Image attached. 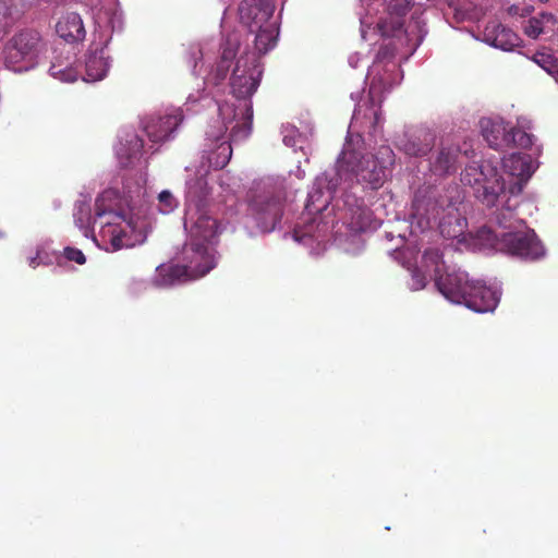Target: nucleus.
Returning a JSON list of instances; mask_svg holds the SVG:
<instances>
[{
  "mask_svg": "<svg viewBox=\"0 0 558 558\" xmlns=\"http://www.w3.org/2000/svg\"><path fill=\"white\" fill-rule=\"evenodd\" d=\"M393 162L395 154L389 146L379 147L375 155H364L348 141L337 159L336 168L340 179H355L357 183L377 190L386 182Z\"/></svg>",
  "mask_w": 558,
  "mask_h": 558,
  "instance_id": "f257e3e1",
  "label": "nucleus"
},
{
  "mask_svg": "<svg viewBox=\"0 0 558 558\" xmlns=\"http://www.w3.org/2000/svg\"><path fill=\"white\" fill-rule=\"evenodd\" d=\"M120 195L114 189L105 190L95 201L94 223L100 220V235L112 251L133 247L142 241L136 221L118 211Z\"/></svg>",
  "mask_w": 558,
  "mask_h": 558,
  "instance_id": "f03ea898",
  "label": "nucleus"
},
{
  "mask_svg": "<svg viewBox=\"0 0 558 558\" xmlns=\"http://www.w3.org/2000/svg\"><path fill=\"white\" fill-rule=\"evenodd\" d=\"M509 231H495L483 227L476 232V242L483 248L495 250L522 259L535 260L544 255V246L533 229L523 220L507 225Z\"/></svg>",
  "mask_w": 558,
  "mask_h": 558,
  "instance_id": "7ed1b4c3",
  "label": "nucleus"
},
{
  "mask_svg": "<svg viewBox=\"0 0 558 558\" xmlns=\"http://www.w3.org/2000/svg\"><path fill=\"white\" fill-rule=\"evenodd\" d=\"M436 287L450 302L463 304L477 313L492 312L499 302L496 291L480 280L471 279L469 274L462 270H452L446 276L438 277Z\"/></svg>",
  "mask_w": 558,
  "mask_h": 558,
  "instance_id": "20e7f679",
  "label": "nucleus"
},
{
  "mask_svg": "<svg viewBox=\"0 0 558 558\" xmlns=\"http://www.w3.org/2000/svg\"><path fill=\"white\" fill-rule=\"evenodd\" d=\"M461 181L470 185L475 197L487 207L495 206L505 192L504 179L489 161L469 165L462 172Z\"/></svg>",
  "mask_w": 558,
  "mask_h": 558,
  "instance_id": "39448f33",
  "label": "nucleus"
},
{
  "mask_svg": "<svg viewBox=\"0 0 558 558\" xmlns=\"http://www.w3.org/2000/svg\"><path fill=\"white\" fill-rule=\"evenodd\" d=\"M482 134L489 147L502 150L509 148H531L534 135L525 126H512L501 119L483 118L480 121Z\"/></svg>",
  "mask_w": 558,
  "mask_h": 558,
  "instance_id": "423d86ee",
  "label": "nucleus"
},
{
  "mask_svg": "<svg viewBox=\"0 0 558 558\" xmlns=\"http://www.w3.org/2000/svg\"><path fill=\"white\" fill-rule=\"evenodd\" d=\"M41 36L35 29L15 33L4 46L5 65L16 72L27 70L40 50Z\"/></svg>",
  "mask_w": 558,
  "mask_h": 558,
  "instance_id": "0eeeda50",
  "label": "nucleus"
},
{
  "mask_svg": "<svg viewBox=\"0 0 558 558\" xmlns=\"http://www.w3.org/2000/svg\"><path fill=\"white\" fill-rule=\"evenodd\" d=\"M284 201L286 194L281 187L265 190L252 198L250 209L263 232L272 231L280 222Z\"/></svg>",
  "mask_w": 558,
  "mask_h": 558,
  "instance_id": "6e6552de",
  "label": "nucleus"
},
{
  "mask_svg": "<svg viewBox=\"0 0 558 558\" xmlns=\"http://www.w3.org/2000/svg\"><path fill=\"white\" fill-rule=\"evenodd\" d=\"M449 199L436 187H420L412 202V217L422 230L433 228V223L439 218Z\"/></svg>",
  "mask_w": 558,
  "mask_h": 558,
  "instance_id": "1a4fd4ad",
  "label": "nucleus"
},
{
  "mask_svg": "<svg viewBox=\"0 0 558 558\" xmlns=\"http://www.w3.org/2000/svg\"><path fill=\"white\" fill-rule=\"evenodd\" d=\"M184 228L189 233V241L193 245L217 243L219 235V222L208 215L206 209L185 211Z\"/></svg>",
  "mask_w": 558,
  "mask_h": 558,
  "instance_id": "9d476101",
  "label": "nucleus"
},
{
  "mask_svg": "<svg viewBox=\"0 0 558 558\" xmlns=\"http://www.w3.org/2000/svg\"><path fill=\"white\" fill-rule=\"evenodd\" d=\"M274 12L272 0H242L239 5L240 22L250 32L263 27V24L275 22L272 20Z\"/></svg>",
  "mask_w": 558,
  "mask_h": 558,
  "instance_id": "9b49d317",
  "label": "nucleus"
},
{
  "mask_svg": "<svg viewBox=\"0 0 558 558\" xmlns=\"http://www.w3.org/2000/svg\"><path fill=\"white\" fill-rule=\"evenodd\" d=\"M262 76L259 64L254 59L251 66L246 63L242 65V60H238L231 77L232 94L238 99L247 100L256 92Z\"/></svg>",
  "mask_w": 558,
  "mask_h": 558,
  "instance_id": "f8f14e48",
  "label": "nucleus"
},
{
  "mask_svg": "<svg viewBox=\"0 0 558 558\" xmlns=\"http://www.w3.org/2000/svg\"><path fill=\"white\" fill-rule=\"evenodd\" d=\"M184 117L181 109H173L165 114H153L143 121V129L153 143H160L182 123Z\"/></svg>",
  "mask_w": 558,
  "mask_h": 558,
  "instance_id": "ddd939ff",
  "label": "nucleus"
},
{
  "mask_svg": "<svg viewBox=\"0 0 558 558\" xmlns=\"http://www.w3.org/2000/svg\"><path fill=\"white\" fill-rule=\"evenodd\" d=\"M369 83V97L372 102L381 101V96L385 92H389L399 78V68L396 62L373 63L368 70Z\"/></svg>",
  "mask_w": 558,
  "mask_h": 558,
  "instance_id": "4468645a",
  "label": "nucleus"
},
{
  "mask_svg": "<svg viewBox=\"0 0 558 558\" xmlns=\"http://www.w3.org/2000/svg\"><path fill=\"white\" fill-rule=\"evenodd\" d=\"M213 245L185 243L183 258L192 271V277L198 279L207 275L216 266Z\"/></svg>",
  "mask_w": 558,
  "mask_h": 558,
  "instance_id": "2eb2a0df",
  "label": "nucleus"
},
{
  "mask_svg": "<svg viewBox=\"0 0 558 558\" xmlns=\"http://www.w3.org/2000/svg\"><path fill=\"white\" fill-rule=\"evenodd\" d=\"M434 226L438 227L442 236L456 239L463 234L466 227V219L461 215L458 207L450 198L439 215V218L433 223V227Z\"/></svg>",
  "mask_w": 558,
  "mask_h": 558,
  "instance_id": "dca6fc26",
  "label": "nucleus"
},
{
  "mask_svg": "<svg viewBox=\"0 0 558 558\" xmlns=\"http://www.w3.org/2000/svg\"><path fill=\"white\" fill-rule=\"evenodd\" d=\"M210 189L205 175L196 177L187 182L186 210H203L208 205Z\"/></svg>",
  "mask_w": 558,
  "mask_h": 558,
  "instance_id": "f3484780",
  "label": "nucleus"
},
{
  "mask_svg": "<svg viewBox=\"0 0 558 558\" xmlns=\"http://www.w3.org/2000/svg\"><path fill=\"white\" fill-rule=\"evenodd\" d=\"M56 32L68 43L81 41L86 35L83 21L75 12L63 15L56 25Z\"/></svg>",
  "mask_w": 558,
  "mask_h": 558,
  "instance_id": "a211bd4d",
  "label": "nucleus"
},
{
  "mask_svg": "<svg viewBox=\"0 0 558 558\" xmlns=\"http://www.w3.org/2000/svg\"><path fill=\"white\" fill-rule=\"evenodd\" d=\"M485 38L492 46L505 51L512 50L520 43L518 35L501 24H494L492 27L487 26Z\"/></svg>",
  "mask_w": 558,
  "mask_h": 558,
  "instance_id": "6ab92c4d",
  "label": "nucleus"
},
{
  "mask_svg": "<svg viewBox=\"0 0 558 558\" xmlns=\"http://www.w3.org/2000/svg\"><path fill=\"white\" fill-rule=\"evenodd\" d=\"M109 66V57L105 48L89 52L85 62L87 81L102 80L107 75Z\"/></svg>",
  "mask_w": 558,
  "mask_h": 558,
  "instance_id": "aec40b11",
  "label": "nucleus"
},
{
  "mask_svg": "<svg viewBox=\"0 0 558 558\" xmlns=\"http://www.w3.org/2000/svg\"><path fill=\"white\" fill-rule=\"evenodd\" d=\"M196 278L192 277V271L186 265H163L158 268V280L161 286L169 287L177 283H183Z\"/></svg>",
  "mask_w": 558,
  "mask_h": 558,
  "instance_id": "412c9836",
  "label": "nucleus"
},
{
  "mask_svg": "<svg viewBox=\"0 0 558 558\" xmlns=\"http://www.w3.org/2000/svg\"><path fill=\"white\" fill-rule=\"evenodd\" d=\"M254 47L259 56L267 53L271 50L276 44L279 34V27L277 22H270L263 24V27L256 28L255 32Z\"/></svg>",
  "mask_w": 558,
  "mask_h": 558,
  "instance_id": "4be33fe9",
  "label": "nucleus"
},
{
  "mask_svg": "<svg viewBox=\"0 0 558 558\" xmlns=\"http://www.w3.org/2000/svg\"><path fill=\"white\" fill-rule=\"evenodd\" d=\"M459 156L460 148L458 146H442L432 163L433 171L439 175L454 172Z\"/></svg>",
  "mask_w": 558,
  "mask_h": 558,
  "instance_id": "5701e85b",
  "label": "nucleus"
},
{
  "mask_svg": "<svg viewBox=\"0 0 558 558\" xmlns=\"http://www.w3.org/2000/svg\"><path fill=\"white\" fill-rule=\"evenodd\" d=\"M435 144V136L426 130H421L411 136L403 144V150L410 156H425L427 155Z\"/></svg>",
  "mask_w": 558,
  "mask_h": 558,
  "instance_id": "b1692460",
  "label": "nucleus"
},
{
  "mask_svg": "<svg viewBox=\"0 0 558 558\" xmlns=\"http://www.w3.org/2000/svg\"><path fill=\"white\" fill-rule=\"evenodd\" d=\"M530 158L522 154H511L509 157L504 158L502 166L507 173L520 179L529 178L531 175Z\"/></svg>",
  "mask_w": 558,
  "mask_h": 558,
  "instance_id": "393cba45",
  "label": "nucleus"
},
{
  "mask_svg": "<svg viewBox=\"0 0 558 558\" xmlns=\"http://www.w3.org/2000/svg\"><path fill=\"white\" fill-rule=\"evenodd\" d=\"M253 122V106L248 100L244 105V111L242 113V123H238L232 128V136L247 137L252 130Z\"/></svg>",
  "mask_w": 558,
  "mask_h": 558,
  "instance_id": "a878e982",
  "label": "nucleus"
},
{
  "mask_svg": "<svg viewBox=\"0 0 558 558\" xmlns=\"http://www.w3.org/2000/svg\"><path fill=\"white\" fill-rule=\"evenodd\" d=\"M423 263L426 267L435 266V281L440 276H446L449 271L442 274V254L438 248H427L423 254Z\"/></svg>",
  "mask_w": 558,
  "mask_h": 558,
  "instance_id": "bb28decb",
  "label": "nucleus"
},
{
  "mask_svg": "<svg viewBox=\"0 0 558 558\" xmlns=\"http://www.w3.org/2000/svg\"><path fill=\"white\" fill-rule=\"evenodd\" d=\"M533 60L549 75L558 78V59L556 57L546 52H537Z\"/></svg>",
  "mask_w": 558,
  "mask_h": 558,
  "instance_id": "cd10ccee",
  "label": "nucleus"
},
{
  "mask_svg": "<svg viewBox=\"0 0 558 558\" xmlns=\"http://www.w3.org/2000/svg\"><path fill=\"white\" fill-rule=\"evenodd\" d=\"M386 11L390 15L404 16L411 9V0H383Z\"/></svg>",
  "mask_w": 558,
  "mask_h": 558,
  "instance_id": "c85d7f7f",
  "label": "nucleus"
},
{
  "mask_svg": "<svg viewBox=\"0 0 558 558\" xmlns=\"http://www.w3.org/2000/svg\"><path fill=\"white\" fill-rule=\"evenodd\" d=\"M218 151L219 154L217 158L215 160L213 158H209V161L216 169H221L229 162L231 158V145L228 142H222L218 145Z\"/></svg>",
  "mask_w": 558,
  "mask_h": 558,
  "instance_id": "c756f323",
  "label": "nucleus"
},
{
  "mask_svg": "<svg viewBox=\"0 0 558 558\" xmlns=\"http://www.w3.org/2000/svg\"><path fill=\"white\" fill-rule=\"evenodd\" d=\"M158 207L160 213L169 214L178 207V201L170 191L165 190L158 195Z\"/></svg>",
  "mask_w": 558,
  "mask_h": 558,
  "instance_id": "7c9ffc66",
  "label": "nucleus"
},
{
  "mask_svg": "<svg viewBox=\"0 0 558 558\" xmlns=\"http://www.w3.org/2000/svg\"><path fill=\"white\" fill-rule=\"evenodd\" d=\"M238 48H239L238 39L229 36L226 39V41L221 45L220 60L231 64L232 60L236 56Z\"/></svg>",
  "mask_w": 558,
  "mask_h": 558,
  "instance_id": "2f4dec72",
  "label": "nucleus"
},
{
  "mask_svg": "<svg viewBox=\"0 0 558 558\" xmlns=\"http://www.w3.org/2000/svg\"><path fill=\"white\" fill-rule=\"evenodd\" d=\"M496 220L499 226L498 231H509L507 225H510L511 222H514L519 219L514 218V211L510 207H505L497 211Z\"/></svg>",
  "mask_w": 558,
  "mask_h": 558,
  "instance_id": "473e14b6",
  "label": "nucleus"
},
{
  "mask_svg": "<svg viewBox=\"0 0 558 558\" xmlns=\"http://www.w3.org/2000/svg\"><path fill=\"white\" fill-rule=\"evenodd\" d=\"M402 22L400 20L387 22V21H380L377 23L378 32L384 37H390L396 36L398 32L402 28Z\"/></svg>",
  "mask_w": 558,
  "mask_h": 558,
  "instance_id": "72a5a7b5",
  "label": "nucleus"
},
{
  "mask_svg": "<svg viewBox=\"0 0 558 558\" xmlns=\"http://www.w3.org/2000/svg\"><path fill=\"white\" fill-rule=\"evenodd\" d=\"M396 49L392 45H383L379 47L375 60L373 63H379L380 65H386V63L395 62Z\"/></svg>",
  "mask_w": 558,
  "mask_h": 558,
  "instance_id": "f704fd0d",
  "label": "nucleus"
},
{
  "mask_svg": "<svg viewBox=\"0 0 558 558\" xmlns=\"http://www.w3.org/2000/svg\"><path fill=\"white\" fill-rule=\"evenodd\" d=\"M5 8V15H13L23 12L29 0H0Z\"/></svg>",
  "mask_w": 558,
  "mask_h": 558,
  "instance_id": "c9c22d12",
  "label": "nucleus"
},
{
  "mask_svg": "<svg viewBox=\"0 0 558 558\" xmlns=\"http://www.w3.org/2000/svg\"><path fill=\"white\" fill-rule=\"evenodd\" d=\"M524 33L531 38H537L543 33V22L536 17H531L524 27Z\"/></svg>",
  "mask_w": 558,
  "mask_h": 558,
  "instance_id": "e433bc0d",
  "label": "nucleus"
},
{
  "mask_svg": "<svg viewBox=\"0 0 558 558\" xmlns=\"http://www.w3.org/2000/svg\"><path fill=\"white\" fill-rule=\"evenodd\" d=\"M49 72L52 76L58 77L64 82H73L76 80V75L73 70H71V69L62 70L56 64H52L50 66Z\"/></svg>",
  "mask_w": 558,
  "mask_h": 558,
  "instance_id": "4c0bfd02",
  "label": "nucleus"
},
{
  "mask_svg": "<svg viewBox=\"0 0 558 558\" xmlns=\"http://www.w3.org/2000/svg\"><path fill=\"white\" fill-rule=\"evenodd\" d=\"M63 255L68 260L75 262L78 265H84L86 263V256L76 247H64Z\"/></svg>",
  "mask_w": 558,
  "mask_h": 558,
  "instance_id": "58836bf2",
  "label": "nucleus"
},
{
  "mask_svg": "<svg viewBox=\"0 0 558 558\" xmlns=\"http://www.w3.org/2000/svg\"><path fill=\"white\" fill-rule=\"evenodd\" d=\"M130 153L128 155V158L130 159V162H132L133 159H136L141 156L143 147H144V141L138 137L137 135H134L133 138L130 141Z\"/></svg>",
  "mask_w": 558,
  "mask_h": 558,
  "instance_id": "ea45409f",
  "label": "nucleus"
},
{
  "mask_svg": "<svg viewBox=\"0 0 558 558\" xmlns=\"http://www.w3.org/2000/svg\"><path fill=\"white\" fill-rule=\"evenodd\" d=\"M230 65H231L230 63L219 60V62L217 63V66H216V72H215V83L216 84H218L220 81H223L227 77Z\"/></svg>",
  "mask_w": 558,
  "mask_h": 558,
  "instance_id": "a19ab883",
  "label": "nucleus"
},
{
  "mask_svg": "<svg viewBox=\"0 0 558 558\" xmlns=\"http://www.w3.org/2000/svg\"><path fill=\"white\" fill-rule=\"evenodd\" d=\"M44 252L41 250H37L35 256L28 257V265L32 268H36L40 264H47V262L44 259Z\"/></svg>",
  "mask_w": 558,
  "mask_h": 558,
  "instance_id": "79ce46f5",
  "label": "nucleus"
},
{
  "mask_svg": "<svg viewBox=\"0 0 558 558\" xmlns=\"http://www.w3.org/2000/svg\"><path fill=\"white\" fill-rule=\"evenodd\" d=\"M380 122V114L377 110L372 111V117H369V125L372 128H376Z\"/></svg>",
  "mask_w": 558,
  "mask_h": 558,
  "instance_id": "37998d69",
  "label": "nucleus"
},
{
  "mask_svg": "<svg viewBox=\"0 0 558 558\" xmlns=\"http://www.w3.org/2000/svg\"><path fill=\"white\" fill-rule=\"evenodd\" d=\"M77 208H78V214H81L82 216H87L88 220L90 219L88 206H86L84 203H82L78 205Z\"/></svg>",
  "mask_w": 558,
  "mask_h": 558,
  "instance_id": "c03bdc74",
  "label": "nucleus"
},
{
  "mask_svg": "<svg viewBox=\"0 0 558 558\" xmlns=\"http://www.w3.org/2000/svg\"><path fill=\"white\" fill-rule=\"evenodd\" d=\"M543 19H546L547 21H550L553 19V15L550 13H543Z\"/></svg>",
  "mask_w": 558,
  "mask_h": 558,
  "instance_id": "a18cd8bd",
  "label": "nucleus"
},
{
  "mask_svg": "<svg viewBox=\"0 0 558 558\" xmlns=\"http://www.w3.org/2000/svg\"><path fill=\"white\" fill-rule=\"evenodd\" d=\"M360 114H361V109H359V110H356V111L354 112L353 119H354L355 121H357V120L360 119Z\"/></svg>",
  "mask_w": 558,
  "mask_h": 558,
  "instance_id": "49530a36",
  "label": "nucleus"
},
{
  "mask_svg": "<svg viewBox=\"0 0 558 558\" xmlns=\"http://www.w3.org/2000/svg\"><path fill=\"white\" fill-rule=\"evenodd\" d=\"M197 56H202L201 50H197V51H193V52H192V58H193V59H196V58H197Z\"/></svg>",
  "mask_w": 558,
  "mask_h": 558,
  "instance_id": "de8ad7c7",
  "label": "nucleus"
},
{
  "mask_svg": "<svg viewBox=\"0 0 558 558\" xmlns=\"http://www.w3.org/2000/svg\"><path fill=\"white\" fill-rule=\"evenodd\" d=\"M77 225H78L81 228H82V227H84V219H83L82 217H80V218L77 219Z\"/></svg>",
  "mask_w": 558,
  "mask_h": 558,
  "instance_id": "09e8293b",
  "label": "nucleus"
},
{
  "mask_svg": "<svg viewBox=\"0 0 558 558\" xmlns=\"http://www.w3.org/2000/svg\"><path fill=\"white\" fill-rule=\"evenodd\" d=\"M550 5L558 9V0H551Z\"/></svg>",
  "mask_w": 558,
  "mask_h": 558,
  "instance_id": "8fccbe9b",
  "label": "nucleus"
},
{
  "mask_svg": "<svg viewBox=\"0 0 558 558\" xmlns=\"http://www.w3.org/2000/svg\"><path fill=\"white\" fill-rule=\"evenodd\" d=\"M539 1L543 3H549V4L551 3V0H539Z\"/></svg>",
  "mask_w": 558,
  "mask_h": 558,
  "instance_id": "3c124183",
  "label": "nucleus"
}]
</instances>
